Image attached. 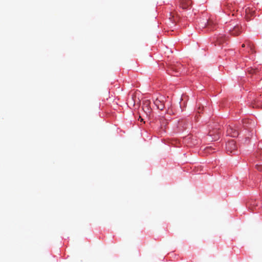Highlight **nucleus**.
<instances>
[{
  "instance_id": "nucleus-11",
  "label": "nucleus",
  "mask_w": 262,
  "mask_h": 262,
  "mask_svg": "<svg viewBox=\"0 0 262 262\" xmlns=\"http://www.w3.org/2000/svg\"><path fill=\"white\" fill-rule=\"evenodd\" d=\"M226 39V36L224 35H220L216 38V41L217 43L221 44L222 43L224 40Z\"/></svg>"
},
{
  "instance_id": "nucleus-5",
  "label": "nucleus",
  "mask_w": 262,
  "mask_h": 262,
  "mask_svg": "<svg viewBox=\"0 0 262 262\" xmlns=\"http://www.w3.org/2000/svg\"><path fill=\"white\" fill-rule=\"evenodd\" d=\"M229 32L231 35L236 36L241 33V31L239 26L236 25L234 26L232 29H229Z\"/></svg>"
},
{
  "instance_id": "nucleus-1",
  "label": "nucleus",
  "mask_w": 262,
  "mask_h": 262,
  "mask_svg": "<svg viewBox=\"0 0 262 262\" xmlns=\"http://www.w3.org/2000/svg\"><path fill=\"white\" fill-rule=\"evenodd\" d=\"M227 134L232 137H236L239 134V128L237 125H229L227 129Z\"/></svg>"
},
{
  "instance_id": "nucleus-16",
  "label": "nucleus",
  "mask_w": 262,
  "mask_h": 262,
  "mask_svg": "<svg viewBox=\"0 0 262 262\" xmlns=\"http://www.w3.org/2000/svg\"><path fill=\"white\" fill-rule=\"evenodd\" d=\"M250 50H251V51H250V53H254V52H255V51L253 50V48H252V47L250 46Z\"/></svg>"
},
{
  "instance_id": "nucleus-3",
  "label": "nucleus",
  "mask_w": 262,
  "mask_h": 262,
  "mask_svg": "<svg viewBox=\"0 0 262 262\" xmlns=\"http://www.w3.org/2000/svg\"><path fill=\"white\" fill-rule=\"evenodd\" d=\"M221 132L219 128H215L210 130L208 132V135L211 138L212 140H217L219 139Z\"/></svg>"
},
{
  "instance_id": "nucleus-6",
  "label": "nucleus",
  "mask_w": 262,
  "mask_h": 262,
  "mask_svg": "<svg viewBox=\"0 0 262 262\" xmlns=\"http://www.w3.org/2000/svg\"><path fill=\"white\" fill-rule=\"evenodd\" d=\"M192 2L190 0H181L180 5L183 9H188L191 6Z\"/></svg>"
},
{
  "instance_id": "nucleus-7",
  "label": "nucleus",
  "mask_w": 262,
  "mask_h": 262,
  "mask_svg": "<svg viewBox=\"0 0 262 262\" xmlns=\"http://www.w3.org/2000/svg\"><path fill=\"white\" fill-rule=\"evenodd\" d=\"M246 18L247 20L250 19V16L254 15L255 10L253 8H247L245 10Z\"/></svg>"
},
{
  "instance_id": "nucleus-9",
  "label": "nucleus",
  "mask_w": 262,
  "mask_h": 262,
  "mask_svg": "<svg viewBox=\"0 0 262 262\" xmlns=\"http://www.w3.org/2000/svg\"><path fill=\"white\" fill-rule=\"evenodd\" d=\"M202 24V25L201 26V27L202 28H205L208 27L209 28H210V30L213 29L212 26L214 25V23L212 20H207V21H204L203 23Z\"/></svg>"
},
{
  "instance_id": "nucleus-2",
  "label": "nucleus",
  "mask_w": 262,
  "mask_h": 262,
  "mask_svg": "<svg viewBox=\"0 0 262 262\" xmlns=\"http://www.w3.org/2000/svg\"><path fill=\"white\" fill-rule=\"evenodd\" d=\"M237 146L234 140L228 142L226 144V150L228 154H235L236 152Z\"/></svg>"
},
{
  "instance_id": "nucleus-13",
  "label": "nucleus",
  "mask_w": 262,
  "mask_h": 262,
  "mask_svg": "<svg viewBox=\"0 0 262 262\" xmlns=\"http://www.w3.org/2000/svg\"><path fill=\"white\" fill-rule=\"evenodd\" d=\"M257 155L256 156L259 159H260V160H262V150L261 149H259L258 151H257Z\"/></svg>"
},
{
  "instance_id": "nucleus-10",
  "label": "nucleus",
  "mask_w": 262,
  "mask_h": 262,
  "mask_svg": "<svg viewBox=\"0 0 262 262\" xmlns=\"http://www.w3.org/2000/svg\"><path fill=\"white\" fill-rule=\"evenodd\" d=\"M154 104L157 106V108L160 110H163L164 108L163 102L158 99L154 101Z\"/></svg>"
},
{
  "instance_id": "nucleus-15",
  "label": "nucleus",
  "mask_w": 262,
  "mask_h": 262,
  "mask_svg": "<svg viewBox=\"0 0 262 262\" xmlns=\"http://www.w3.org/2000/svg\"><path fill=\"white\" fill-rule=\"evenodd\" d=\"M249 72L250 74H253L255 72V70L254 69H251L249 71Z\"/></svg>"
},
{
  "instance_id": "nucleus-20",
  "label": "nucleus",
  "mask_w": 262,
  "mask_h": 262,
  "mask_svg": "<svg viewBox=\"0 0 262 262\" xmlns=\"http://www.w3.org/2000/svg\"><path fill=\"white\" fill-rule=\"evenodd\" d=\"M198 113H201V111H198Z\"/></svg>"
},
{
  "instance_id": "nucleus-12",
  "label": "nucleus",
  "mask_w": 262,
  "mask_h": 262,
  "mask_svg": "<svg viewBox=\"0 0 262 262\" xmlns=\"http://www.w3.org/2000/svg\"><path fill=\"white\" fill-rule=\"evenodd\" d=\"M256 206H257V204L253 201L249 202L248 204V207L250 210H253Z\"/></svg>"
},
{
  "instance_id": "nucleus-19",
  "label": "nucleus",
  "mask_w": 262,
  "mask_h": 262,
  "mask_svg": "<svg viewBox=\"0 0 262 262\" xmlns=\"http://www.w3.org/2000/svg\"><path fill=\"white\" fill-rule=\"evenodd\" d=\"M247 120H245V121L244 122V123L245 124L246 123V122L247 121Z\"/></svg>"
},
{
  "instance_id": "nucleus-17",
  "label": "nucleus",
  "mask_w": 262,
  "mask_h": 262,
  "mask_svg": "<svg viewBox=\"0 0 262 262\" xmlns=\"http://www.w3.org/2000/svg\"><path fill=\"white\" fill-rule=\"evenodd\" d=\"M139 119H140L141 121H143V119L140 116H139Z\"/></svg>"
},
{
  "instance_id": "nucleus-14",
  "label": "nucleus",
  "mask_w": 262,
  "mask_h": 262,
  "mask_svg": "<svg viewBox=\"0 0 262 262\" xmlns=\"http://www.w3.org/2000/svg\"><path fill=\"white\" fill-rule=\"evenodd\" d=\"M255 167H256V168L258 170H259V171H262V164H260V165H258V164H257V165H256L255 166Z\"/></svg>"
},
{
  "instance_id": "nucleus-18",
  "label": "nucleus",
  "mask_w": 262,
  "mask_h": 262,
  "mask_svg": "<svg viewBox=\"0 0 262 262\" xmlns=\"http://www.w3.org/2000/svg\"><path fill=\"white\" fill-rule=\"evenodd\" d=\"M242 47L243 48L245 47V44H243V45H242Z\"/></svg>"
},
{
  "instance_id": "nucleus-4",
  "label": "nucleus",
  "mask_w": 262,
  "mask_h": 262,
  "mask_svg": "<svg viewBox=\"0 0 262 262\" xmlns=\"http://www.w3.org/2000/svg\"><path fill=\"white\" fill-rule=\"evenodd\" d=\"M252 107H262V94L256 96L252 102Z\"/></svg>"
},
{
  "instance_id": "nucleus-8",
  "label": "nucleus",
  "mask_w": 262,
  "mask_h": 262,
  "mask_svg": "<svg viewBox=\"0 0 262 262\" xmlns=\"http://www.w3.org/2000/svg\"><path fill=\"white\" fill-rule=\"evenodd\" d=\"M150 101L148 100L144 101L143 103V109L146 113H149L150 110Z\"/></svg>"
}]
</instances>
